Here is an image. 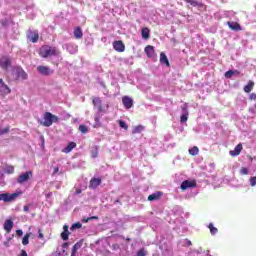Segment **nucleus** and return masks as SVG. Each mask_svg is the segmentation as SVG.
I'll list each match as a JSON object with an SVG mask.
<instances>
[{
	"label": "nucleus",
	"mask_w": 256,
	"mask_h": 256,
	"mask_svg": "<svg viewBox=\"0 0 256 256\" xmlns=\"http://www.w3.org/2000/svg\"><path fill=\"white\" fill-rule=\"evenodd\" d=\"M61 52L57 49V47L43 45L40 47L38 51V55L42 57V59H47L49 57H57Z\"/></svg>",
	"instance_id": "nucleus-1"
},
{
	"label": "nucleus",
	"mask_w": 256,
	"mask_h": 256,
	"mask_svg": "<svg viewBox=\"0 0 256 256\" xmlns=\"http://www.w3.org/2000/svg\"><path fill=\"white\" fill-rule=\"evenodd\" d=\"M43 122H41V125L43 127H51L53 123H59V116L52 114L51 112H45L43 117Z\"/></svg>",
	"instance_id": "nucleus-2"
},
{
	"label": "nucleus",
	"mask_w": 256,
	"mask_h": 256,
	"mask_svg": "<svg viewBox=\"0 0 256 256\" xmlns=\"http://www.w3.org/2000/svg\"><path fill=\"white\" fill-rule=\"evenodd\" d=\"M19 193H13V194H0V201H3L4 203H11V201H15L19 197Z\"/></svg>",
	"instance_id": "nucleus-3"
},
{
	"label": "nucleus",
	"mask_w": 256,
	"mask_h": 256,
	"mask_svg": "<svg viewBox=\"0 0 256 256\" xmlns=\"http://www.w3.org/2000/svg\"><path fill=\"white\" fill-rule=\"evenodd\" d=\"M195 187H197V181L195 180H185L180 185V189H182V191H187V189H195Z\"/></svg>",
	"instance_id": "nucleus-4"
},
{
	"label": "nucleus",
	"mask_w": 256,
	"mask_h": 256,
	"mask_svg": "<svg viewBox=\"0 0 256 256\" xmlns=\"http://www.w3.org/2000/svg\"><path fill=\"white\" fill-rule=\"evenodd\" d=\"M195 193H188V194H181L176 193L174 194V199H177L178 201H189L190 199H195Z\"/></svg>",
	"instance_id": "nucleus-5"
},
{
	"label": "nucleus",
	"mask_w": 256,
	"mask_h": 256,
	"mask_svg": "<svg viewBox=\"0 0 256 256\" xmlns=\"http://www.w3.org/2000/svg\"><path fill=\"white\" fill-rule=\"evenodd\" d=\"M11 65L12 62L9 56H2L0 58V67L3 69V71H7Z\"/></svg>",
	"instance_id": "nucleus-6"
},
{
	"label": "nucleus",
	"mask_w": 256,
	"mask_h": 256,
	"mask_svg": "<svg viewBox=\"0 0 256 256\" xmlns=\"http://www.w3.org/2000/svg\"><path fill=\"white\" fill-rule=\"evenodd\" d=\"M27 39L30 43H37L39 41V32L37 30L28 31Z\"/></svg>",
	"instance_id": "nucleus-7"
},
{
	"label": "nucleus",
	"mask_w": 256,
	"mask_h": 256,
	"mask_svg": "<svg viewBox=\"0 0 256 256\" xmlns=\"http://www.w3.org/2000/svg\"><path fill=\"white\" fill-rule=\"evenodd\" d=\"M37 71L38 73H40V75H44V76H49V75H53V70H51V68H49L48 66H37Z\"/></svg>",
	"instance_id": "nucleus-8"
},
{
	"label": "nucleus",
	"mask_w": 256,
	"mask_h": 256,
	"mask_svg": "<svg viewBox=\"0 0 256 256\" xmlns=\"http://www.w3.org/2000/svg\"><path fill=\"white\" fill-rule=\"evenodd\" d=\"M31 177H33V172L32 171H27V172H25L23 174H20L18 176L17 181H18V183H27V181L29 179H31Z\"/></svg>",
	"instance_id": "nucleus-9"
},
{
	"label": "nucleus",
	"mask_w": 256,
	"mask_h": 256,
	"mask_svg": "<svg viewBox=\"0 0 256 256\" xmlns=\"http://www.w3.org/2000/svg\"><path fill=\"white\" fill-rule=\"evenodd\" d=\"M168 215L169 217H181L183 215V208L181 206H174Z\"/></svg>",
	"instance_id": "nucleus-10"
},
{
	"label": "nucleus",
	"mask_w": 256,
	"mask_h": 256,
	"mask_svg": "<svg viewBox=\"0 0 256 256\" xmlns=\"http://www.w3.org/2000/svg\"><path fill=\"white\" fill-rule=\"evenodd\" d=\"M113 49L118 53H123L125 51V44L121 40H116L113 42Z\"/></svg>",
	"instance_id": "nucleus-11"
},
{
	"label": "nucleus",
	"mask_w": 256,
	"mask_h": 256,
	"mask_svg": "<svg viewBox=\"0 0 256 256\" xmlns=\"http://www.w3.org/2000/svg\"><path fill=\"white\" fill-rule=\"evenodd\" d=\"M0 93L1 95H9L11 93V88L2 79V83H0Z\"/></svg>",
	"instance_id": "nucleus-12"
},
{
	"label": "nucleus",
	"mask_w": 256,
	"mask_h": 256,
	"mask_svg": "<svg viewBox=\"0 0 256 256\" xmlns=\"http://www.w3.org/2000/svg\"><path fill=\"white\" fill-rule=\"evenodd\" d=\"M122 103H123L125 109H131V107H133V100L129 96H124L122 98Z\"/></svg>",
	"instance_id": "nucleus-13"
},
{
	"label": "nucleus",
	"mask_w": 256,
	"mask_h": 256,
	"mask_svg": "<svg viewBox=\"0 0 256 256\" xmlns=\"http://www.w3.org/2000/svg\"><path fill=\"white\" fill-rule=\"evenodd\" d=\"M92 103H93L94 107H97L99 112L103 111V101H101V98L94 97L92 100Z\"/></svg>",
	"instance_id": "nucleus-14"
},
{
	"label": "nucleus",
	"mask_w": 256,
	"mask_h": 256,
	"mask_svg": "<svg viewBox=\"0 0 256 256\" xmlns=\"http://www.w3.org/2000/svg\"><path fill=\"white\" fill-rule=\"evenodd\" d=\"M145 53L147 55V57H149L150 59H153V57H155V47L148 45L145 47Z\"/></svg>",
	"instance_id": "nucleus-15"
},
{
	"label": "nucleus",
	"mask_w": 256,
	"mask_h": 256,
	"mask_svg": "<svg viewBox=\"0 0 256 256\" xmlns=\"http://www.w3.org/2000/svg\"><path fill=\"white\" fill-rule=\"evenodd\" d=\"M241 151H243V144H238L234 150L230 151V155L232 157H237V155H241Z\"/></svg>",
	"instance_id": "nucleus-16"
},
{
	"label": "nucleus",
	"mask_w": 256,
	"mask_h": 256,
	"mask_svg": "<svg viewBox=\"0 0 256 256\" xmlns=\"http://www.w3.org/2000/svg\"><path fill=\"white\" fill-rule=\"evenodd\" d=\"M101 185V178H92L90 180L89 188L90 189H97Z\"/></svg>",
	"instance_id": "nucleus-17"
},
{
	"label": "nucleus",
	"mask_w": 256,
	"mask_h": 256,
	"mask_svg": "<svg viewBox=\"0 0 256 256\" xmlns=\"http://www.w3.org/2000/svg\"><path fill=\"white\" fill-rule=\"evenodd\" d=\"M16 79H22V80L27 79V73L25 72V70H23L22 68H17Z\"/></svg>",
	"instance_id": "nucleus-18"
},
{
	"label": "nucleus",
	"mask_w": 256,
	"mask_h": 256,
	"mask_svg": "<svg viewBox=\"0 0 256 256\" xmlns=\"http://www.w3.org/2000/svg\"><path fill=\"white\" fill-rule=\"evenodd\" d=\"M160 63H162V65H166V67H171V63H169V59L165 52L160 53Z\"/></svg>",
	"instance_id": "nucleus-19"
},
{
	"label": "nucleus",
	"mask_w": 256,
	"mask_h": 256,
	"mask_svg": "<svg viewBox=\"0 0 256 256\" xmlns=\"http://www.w3.org/2000/svg\"><path fill=\"white\" fill-rule=\"evenodd\" d=\"M227 25L232 31H241V24L238 22H227Z\"/></svg>",
	"instance_id": "nucleus-20"
},
{
	"label": "nucleus",
	"mask_w": 256,
	"mask_h": 256,
	"mask_svg": "<svg viewBox=\"0 0 256 256\" xmlns=\"http://www.w3.org/2000/svg\"><path fill=\"white\" fill-rule=\"evenodd\" d=\"M4 229L9 233L13 229V220L8 219L4 222Z\"/></svg>",
	"instance_id": "nucleus-21"
},
{
	"label": "nucleus",
	"mask_w": 256,
	"mask_h": 256,
	"mask_svg": "<svg viewBox=\"0 0 256 256\" xmlns=\"http://www.w3.org/2000/svg\"><path fill=\"white\" fill-rule=\"evenodd\" d=\"M74 37H75V39H82L83 38V30H81V27L77 26L74 29Z\"/></svg>",
	"instance_id": "nucleus-22"
},
{
	"label": "nucleus",
	"mask_w": 256,
	"mask_h": 256,
	"mask_svg": "<svg viewBox=\"0 0 256 256\" xmlns=\"http://www.w3.org/2000/svg\"><path fill=\"white\" fill-rule=\"evenodd\" d=\"M75 147H77V144L75 142H70L67 147L64 148L63 153H71Z\"/></svg>",
	"instance_id": "nucleus-23"
},
{
	"label": "nucleus",
	"mask_w": 256,
	"mask_h": 256,
	"mask_svg": "<svg viewBox=\"0 0 256 256\" xmlns=\"http://www.w3.org/2000/svg\"><path fill=\"white\" fill-rule=\"evenodd\" d=\"M162 195H163L162 193H153L148 196V201H157V200L161 199Z\"/></svg>",
	"instance_id": "nucleus-24"
},
{
	"label": "nucleus",
	"mask_w": 256,
	"mask_h": 256,
	"mask_svg": "<svg viewBox=\"0 0 256 256\" xmlns=\"http://www.w3.org/2000/svg\"><path fill=\"white\" fill-rule=\"evenodd\" d=\"M83 242H77L73 247H72V253L71 256L77 255V251H79V248L82 247Z\"/></svg>",
	"instance_id": "nucleus-25"
},
{
	"label": "nucleus",
	"mask_w": 256,
	"mask_h": 256,
	"mask_svg": "<svg viewBox=\"0 0 256 256\" xmlns=\"http://www.w3.org/2000/svg\"><path fill=\"white\" fill-rule=\"evenodd\" d=\"M253 87H255V82L249 81L246 86H244L245 93H249L250 91H253Z\"/></svg>",
	"instance_id": "nucleus-26"
},
{
	"label": "nucleus",
	"mask_w": 256,
	"mask_h": 256,
	"mask_svg": "<svg viewBox=\"0 0 256 256\" xmlns=\"http://www.w3.org/2000/svg\"><path fill=\"white\" fill-rule=\"evenodd\" d=\"M141 34L143 39H148L151 35V31L149 30V28L145 27L142 29Z\"/></svg>",
	"instance_id": "nucleus-27"
},
{
	"label": "nucleus",
	"mask_w": 256,
	"mask_h": 256,
	"mask_svg": "<svg viewBox=\"0 0 256 256\" xmlns=\"http://www.w3.org/2000/svg\"><path fill=\"white\" fill-rule=\"evenodd\" d=\"M143 129H145V127L143 125H138V126H135L132 130V133L134 135H137L138 133H141L143 131Z\"/></svg>",
	"instance_id": "nucleus-28"
},
{
	"label": "nucleus",
	"mask_w": 256,
	"mask_h": 256,
	"mask_svg": "<svg viewBox=\"0 0 256 256\" xmlns=\"http://www.w3.org/2000/svg\"><path fill=\"white\" fill-rule=\"evenodd\" d=\"M208 229L210 230L211 235H217V233H219V230L213 225V223L208 225Z\"/></svg>",
	"instance_id": "nucleus-29"
},
{
	"label": "nucleus",
	"mask_w": 256,
	"mask_h": 256,
	"mask_svg": "<svg viewBox=\"0 0 256 256\" xmlns=\"http://www.w3.org/2000/svg\"><path fill=\"white\" fill-rule=\"evenodd\" d=\"M189 153L192 155V157L199 155V147L193 146L192 148L189 149Z\"/></svg>",
	"instance_id": "nucleus-30"
},
{
	"label": "nucleus",
	"mask_w": 256,
	"mask_h": 256,
	"mask_svg": "<svg viewBox=\"0 0 256 256\" xmlns=\"http://www.w3.org/2000/svg\"><path fill=\"white\" fill-rule=\"evenodd\" d=\"M235 73H237V70H229V71L225 72L226 79H231L233 77V75H235Z\"/></svg>",
	"instance_id": "nucleus-31"
},
{
	"label": "nucleus",
	"mask_w": 256,
	"mask_h": 256,
	"mask_svg": "<svg viewBox=\"0 0 256 256\" xmlns=\"http://www.w3.org/2000/svg\"><path fill=\"white\" fill-rule=\"evenodd\" d=\"M79 132L83 134L89 133V128L86 125L81 124L79 126Z\"/></svg>",
	"instance_id": "nucleus-32"
},
{
	"label": "nucleus",
	"mask_w": 256,
	"mask_h": 256,
	"mask_svg": "<svg viewBox=\"0 0 256 256\" xmlns=\"http://www.w3.org/2000/svg\"><path fill=\"white\" fill-rule=\"evenodd\" d=\"M81 227H82L81 222H76V223L72 224V226L70 227V230L75 231L77 229H81Z\"/></svg>",
	"instance_id": "nucleus-33"
},
{
	"label": "nucleus",
	"mask_w": 256,
	"mask_h": 256,
	"mask_svg": "<svg viewBox=\"0 0 256 256\" xmlns=\"http://www.w3.org/2000/svg\"><path fill=\"white\" fill-rule=\"evenodd\" d=\"M91 157L97 159L99 157V149L96 147L94 150H91Z\"/></svg>",
	"instance_id": "nucleus-34"
},
{
	"label": "nucleus",
	"mask_w": 256,
	"mask_h": 256,
	"mask_svg": "<svg viewBox=\"0 0 256 256\" xmlns=\"http://www.w3.org/2000/svg\"><path fill=\"white\" fill-rule=\"evenodd\" d=\"M189 119V113H184L180 117L181 123H187V120Z\"/></svg>",
	"instance_id": "nucleus-35"
},
{
	"label": "nucleus",
	"mask_w": 256,
	"mask_h": 256,
	"mask_svg": "<svg viewBox=\"0 0 256 256\" xmlns=\"http://www.w3.org/2000/svg\"><path fill=\"white\" fill-rule=\"evenodd\" d=\"M118 123H119V126H120L122 129H124L125 131H127V129H129V126L127 125V123H126L125 121L119 120Z\"/></svg>",
	"instance_id": "nucleus-36"
},
{
	"label": "nucleus",
	"mask_w": 256,
	"mask_h": 256,
	"mask_svg": "<svg viewBox=\"0 0 256 256\" xmlns=\"http://www.w3.org/2000/svg\"><path fill=\"white\" fill-rule=\"evenodd\" d=\"M69 231H63L61 233V238L63 239V241H68L69 240Z\"/></svg>",
	"instance_id": "nucleus-37"
},
{
	"label": "nucleus",
	"mask_w": 256,
	"mask_h": 256,
	"mask_svg": "<svg viewBox=\"0 0 256 256\" xmlns=\"http://www.w3.org/2000/svg\"><path fill=\"white\" fill-rule=\"evenodd\" d=\"M186 3H189L192 7H198L199 2L197 0H185Z\"/></svg>",
	"instance_id": "nucleus-38"
},
{
	"label": "nucleus",
	"mask_w": 256,
	"mask_h": 256,
	"mask_svg": "<svg viewBox=\"0 0 256 256\" xmlns=\"http://www.w3.org/2000/svg\"><path fill=\"white\" fill-rule=\"evenodd\" d=\"M6 173H8L9 175L15 173V168L13 166H8L6 167Z\"/></svg>",
	"instance_id": "nucleus-39"
},
{
	"label": "nucleus",
	"mask_w": 256,
	"mask_h": 256,
	"mask_svg": "<svg viewBox=\"0 0 256 256\" xmlns=\"http://www.w3.org/2000/svg\"><path fill=\"white\" fill-rule=\"evenodd\" d=\"M23 245H29V234H26L22 239Z\"/></svg>",
	"instance_id": "nucleus-40"
},
{
	"label": "nucleus",
	"mask_w": 256,
	"mask_h": 256,
	"mask_svg": "<svg viewBox=\"0 0 256 256\" xmlns=\"http://www.w3.org/2000/svg\"><path fill=\"white\" fill-rule=\"evenodd\" d=\"M7 133H9V126L3 128V129H0V137H1V135H7Z\"/></svg>",
	"instance_id": "nucleus-41"
},
{
	"label": "nucleus",
	"mask_w": 256,
	"mask_h": 256,
	"mask_svg": "<svg viewBox=\"0 0 256 256\" xmlns=\"http://www.w3.org/2000/svg\"><path fill=\"white\" fill-rule=\"evenodd\" d=\"M251 187H255L256 185V176L250 177L249 179Z\"/></svg>",
	"instance_id": "nucleus-42"
},
{
	"label": "nucleus",
	"mask_w": 256,
	"mask_h": 256,
	"mask_svg": "<svg viewBox=\"0 0 256 256\" xmlns=\"http://www.w3.org/2000/svg\"><path fill=\"white\" fill-rule=\"evenodd\" d=\"M92 219H98L97 216H92L89 218H83L82 219V223H89V221H91Z\"/></svg>",
	"instance_id": "nucleus-43"
},
{
	"label": "nucleus",
	"mask_w": 256,
	"mask_h": 256,
	"mask_svg": "<svg viewBox=\"0 0 256 256\" xmlns=\"http://www.w3.org/2000/svg\"><path fill=\"white\" fill-rule=\"evenodd\" d=\"M240 173H241V175H249V170L245 167H242L240 169Z\"/></svg>",
	"instance_id": "nucleus-44"
},
{
	"label": "nucleus",
	"mask_w": 256,
	"mask_h": 256,
	"mask_svg": "<svg viewBox=\"0 0 256 256\" xmlns=\"http://www.w3.org/2000/svg\"><path fill=\"white\" fill-rule=\"evenodd\" d=\"M136 256H147V252H145L144 249H140V250L137 252Z\"/></svg>",
	"instance_id": "nucleus-45"
},
{
	"label": "nucleus",
	"mask_w": 256,
	"mask_h": 256,
	"mask_svg": "<svg viewBox=\"0 0 256 256\" xmlns=\"http://www.w3.org/2000/svg\"><path fill=\"white\" fill-rule=\"evenodd\" d=\"M94 121H95L94 127H101V122L99 121V117H95Z\"/></svg>",
	"instance_id": "nucleus-46"
},
{
	"label": "nucleus",
	"mask_w": 256,
	"mask_h": 256,
	"mask_svg": "<svg viewBox=\"0 0 256 256\" xmlns=\"http://www.w3.org/2000/svg\"><path fill=\"white\" fill-rule=\"evenodd\" d=\"M16 235H17L18 237H23V230H21V229L17 230V231H16Z\"/></svg>",
	"instance_id": "nucleus-47"
},
{
	"label": "nucleus",
	"mask_w": 256,
	"mask_h": 256,
	"mask_svg": "<svg viewBox=\"0 0 256 256\" xmlns=\"http://www.w3.org/2000/svg\"><path fill=\"white\" fill-rule=\"evenodd\" d=\"M250 101H256V94L255 93L250 94Z\"/></svg>",
	"instance_id": "nucleus-48"
},
{
	"label": "nucleus",
	"mask_w": 256,
	"mask_h": 256,
	"mask_svg": "<svg viewBox=\"0 0 256 256\" xmlns=\"http://www.w3.org/2000/svg\"><path fill=\"white\" fill-rule=\"evenodd\" d=\"M43 232L41 231V229L38 230V239H43Z\"/></svg>",
	"instance_id": "nucleus-49"
},
{
	"label": "nucleus",
	"mask_w": 256,
	"mask_h": 256,
	"mask_svg": "<svg viewBox=\"0 0 256 256\" xmlns=\"http://www.w3.org/2000/svg\"><path fill=\"white\" fill-rule=\"evenodd\" d=\"M18 256H29V255L27 254V251L21 250V253Z\"/></svg>",
	"instance_id": "nucleus-50"
},
{
	"label": "nucleus",
	"mask_w": 256,
	"mask_h": 256,
	"mask_svg": "<svg viewBox=\"0 0 256 256\" xmlns=\"http://www.w3.org/2000/svg\"><path fill=\"white\" fill-rule=\"evenodd\" d=\"M182 111H183V113H189V112H187V104H184L182 106Z\"/></svg>",
	"instance_id": "nucleus-51"
},
{
	"label": "nucleus",
	"mask_w": 256,
	"mask_h": 256,
	"mask_svg": "<svg viewBox=\"0 0 256 256\" xmlns=\"http://www.w3.org/2000/svg\"><path fill=\"white\" fill-rule=\"evenodd\" d=\"M59 173V167H55L53 171V175H57Z\"/></svg>",
	"instance_id": "nucleus-52"
},
{
	"label": "nucleus",
	"mask_w": 256,
	"mask_h": 256,
	"mask_svg": "<svg viewBox=\"0 0 256 256\" xmlns=\"http://www.w3.org/2000/svg\"><path fill=\"white\" fill-rule=\"evenodd\" d=\"M166 221H168V223H171V221H173V223H175V218L174 219H171L169 217L166 218Z\"/></svg>",
	"instance_id": "nucleus-53"
},
{
	"label": "nucleus",
	"mask_w": 256,
	"mask_h": 256,
	"mask_svg": "<svg viewBox=\"0 0 256 256\" xmlns=\"http://www.w3.org/2000/svg\"><path fill=\"white\" fill-rule=\"evenodd\" d=\"M67 247H69V243L65 242V243L62 245V248H63V249H67Z\"/></svg>",
	"instance_id": "nucleus-54"
},
{
	"label": "nucleus",
	"mask_w": 256,
	"mask_h": 256,
	"mask_svg": "<svg viewBox=\"0 0 256 256\" xmlns=\"http://www.w3.org/2000/svg\"><path fill=\"white\" fill-rule=\"evenodd\" d=\"M24 211H25V213H27L29 211V205L24 206Z\"/></svg>",
	"instance_id": "nucleus-55"
},
{
	"label": "nucleus",
	"mask_w": 256,
	"mask_h": 256,
	"mask_svg": "<svg viewBox=\"0 0 256 256\" xmlns=\"http://www.w3.org/2000/svg\"><path fill=\"white\" fill-rule=\"evenodd\" d=\"M63 231H69V226L64 225V226H63Z\"/></svg>",
	"instance_id": "nucleus-56"
},
{
	"label": "nucleus",
	"mask_w": 256,
	"mask_h": 256,
	"mask_svg": "<svg viewBox=\"0 0 256 256\" xmlns=\"http://www.w3.org/2000/svg\"><path fill=\"white\" fill-rule=\"evenodd\" d=\"M186 245H187L188 247H190V245H192L191 240H187V239H186Z\"/></svg>",
	"instance_id": "nucleus-57"
},
{
	"label": "nucleus",
	"mask_w": 256,
	"mask_h": 256,
	"mask_svg": "<svg viewBox=\"0 0 256 256\" xmlns=\"http://www.w3.org/2000/svg\"><path fill=\"white\" fill-rule=\"evenodd\" d=\"M51 197V194H46V199H49Z\"/></svg>",
	"instance_id": "nucleus-58"
},
{
	"label": "nucleus",
	"mask_w": 256,
	"mask_h": 256,
	"mask_svg": "<svg viewBox=\"0 0 256 256\" xmlns=\"http://www.w3.org/2000/svg\"><path fill=\"white\" fill-rule=\"evenodd\" d=\"M234 75H239V72H238V70H237V72H234Z\"/></svg>",
	"instance_id": "nucleus-59"
},
{
	"label": "nucleus",
	"mask_w": 256,
	"mask_h": 256,
	"mask_svg": "<svg viewBox=\"0 0 256 256\" xmlns=\"http://www.w3.org/2000/svg\"><path fill=\"white\" fill-rule=\"evenodd\" d=\"M0 83H3V79L2 78H0Z\"/></svg>",
	"instance_id": "nucleus-60"
},
{
	"label": "nucleus",
	"mask_w": 256,
	"mask_h": 256,
	"mask_svg": "<svg viewBox=\"0 0 256 256\" xmlns=\"http://www.w3.org/2000/svg\"><path fill=\"white\" fill-rule=\"evenodd\" d=\"M76 193H81V190H77Z\"/></svg>",
	"instance_id": "nucleus-61"
},
{
	"label": "nucleus",
	"mask_w": 256,
	"mask_h": 256,
	"mask_svg": "<svg viewBox=\"0 0 256 256\" xmlns=\"http://www.w3.org/2000/svg\"><path fill=\"white\" fill-rule=\"evenodd\" d=\"M208 256H211L210 254H208Z\"/></svg>",
	"instance_id": "nucleus-62"
}]
</instances>
